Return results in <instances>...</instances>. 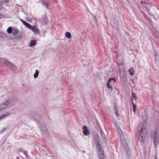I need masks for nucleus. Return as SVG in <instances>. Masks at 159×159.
Wrapping results in <instances>:
<instances>
[{
	"label": "nucleus",
	"instance_id": "1",
	"mask_svg": "<svg viewBox=\"0 0 159 159\" xmlns=\"http://www.w3.org/2000/svg\"><path fill=\"white\" fill-rule=\"evenodd\" d=\"M93 142L96 145L99 157L101 159H103L104 157V152L100 144L99 137L98 135L94 136Z\"/></svg>",
	"mask_w": 159,
	"mask_h": 159
},
{
	"label": "nucleus",
	"instance_id": "2",
	"mask_svg": "<svg viewBox=\"0 0 159 159\" xmlns=\"http://www.w3.org/2000/svg\"><path fill=\"white\" fill-rule=\"evenodd\" d=\"M147 134V130L144 127H142L140 131V133L138 136L139 141L142 143H144L146 141Z\"/></svg>",
	"mask_w": 159,
	"mask_h": 159
},
{
	"label": "nucleus",
	"instance_id": "3",
	"mask_svg": "<svg viewBox=\"0 0 159 159\" xmlns=\"http://www.w3.org/2000/svg\"><path fill=\"white\" fill-rule=\"evenodd\" d=\"M12 102L11 99L2 102L0 105V111L7 107H10L12 106Z\"/></svg>",
	"mask_w": 159,
	"mask_h": 159
},
{
	"label": "nucleus",
	"instance_id": "4",
	"mask_svg": "<svg viewBox=\"0 0 159 159\" xmlns=\"http://www.w3.org/2000/svg\"><path fill=\"white\" fill-rule=\"evenodd\" d=\"M2 61H4V64L9 67L12 70H15L16 69V66L12 63L7 61L5 59H2Z\"/></svg>",
	"mask_w": 159,
	"mask_h": 159
},
{
	"label": "nucleus",
	"instance_id": "5",
	"mask_svg": "<svg viewBox=\"0 0 159 159\" xmlns=\"http://www.w3.org/2000/svg\"><path fill=\"white\" fill-rule=\"evenodd\" d=\"M38 127L40 129L41 131L43 133L46 134L47 133V129L45 124L39 122L37 123Z\"/></svg>",
	"mask_w": 159,
	"mask_h": 159
},
{
	"label": "nucleus",
	"instance_id": "6",
	"mask_svg": "<svg viewBox=\"0 0 159 159\" xmlns=\"http://www.w3.org/2000/svg\"><path fill=\"white\" fill-rule=\"evenodd\" d=\"M112 80H113L114 82H116V78H111L108 80L107 83V87L108 88L111 89V90H113V87L111 85V84H112L111 82Z\"/></svg>",
	"mask_w": 159,
	"mask_h": 159
},
{
	"label": "nucleus",
	"instance_id": "7",
	"mask_svg": "<svg viewBox=\"0 0 159 159\" xmlns=\"http://www.w3.org/2000/svg\"><path fill=\"white\" fill-rule=\"evenodd\" d=\"M155 61L156 65L157 66L159 65V55L158 52L157 51H155L154 53Z\"/></svg>",
	"mask_w": 159,
	"mask_h": 159
},
{
	"label": "nucleus",
	"instance_id": "8",
	"mask_svg": "<svg viewBox=\"0 0 159 159\" xmlns=\"http://www.w3.org/2000/svg\"><path fill=\"white\" fill-rule=\"evenodd\" d=\"M83 129L84 130L83 133L85 135H88L90 134V132L86 126L84 125L83 127Z\"/></svg>",
	"mask_w": 159,
	"mask_h": 159
},
{
	"label": "nucleus",
	"instance_id": "9",
	"mask_svg": "<svg viewBox=\"0 0 159 159\" xmlns=\"http://www.w3.org/2000/svg\"><path fill=\"white\" fill-rule=\"evenodd\" d=\"M151 134L152 139L155 138H158V135L157 132V131H154L153 132H152V133Z\"/></svg>",
	"mask_w": 159,
	"mask_h": 159
},
{
	"label": "nucleus",
	"instance_id": "10",
	"mask_svg": "<svg viewBox=\"0 0 159 159\" xmlns=\"http://www.w3.org/2000/svg\"><path fill=\"white\" fill-rule=\"evenodd\" d=\"M100 132L104 141L105 142V141L106 140V137L105 135L103 133V131L102 129H100Z\"/></svg>",
	"mask_w": 159,
	"mask_h": 159
},
{
	"label": "nucleus",
	"instance_id": "11",
	"mask_svg": "<svg viewBox=\"0 0 159 159\" xmlns=\"http://www.w3.org/2000/svg\"><path fill=\"white\" fill-rule=\"evenodd\" d=\"M152 140H153V143L155 147L157 148V145L158 144L159 140L158 138L152 139Z\"/></svg>",
	"mask_w": 159,
	"mask_h": 159
},
{
	"label": "nucleus",
	"instance_id": "12",
	"mask_svg": "<svg viewBox=\"0 0 159 159\" xmlns=\"http://www.w3.org/2000/svg\"><path fill=\"white\" fill-rule=\"evenodd\" d=\"M131 102L133 107V111L134 112H135L136 111V106L135 103H134L133 100V99H131Z\"/></svg>",
	"mask_w": 159,
	"mask_h": 159
},
{
	"label": "nucleus",
	"instance_id": "13",
	"mask_svg": "<svg viewBox=\"0 0 159 159\" xmlns=\"http://www.w3.org/2000/svg\"><path fill=\"white\" fill-rule=\"evenodd\" d=\"M36 41L35 40H33L31 41L30 46V47H33L35 46L36 43Z\"/></svg>",
	"mask_w": 159,
	"mask_h": 159
},
{
	"label": "nucleus",
	"instance_id": "14",
	"mask_svg": "<svg viewBox=\"0 0 159 159\" xmlns=\"http://www.w3.org/2000/svg\"><path fill=\"white\" fill-rule=\"evenodd\" d=\"M19 33V30L16 28H13L12 34L13 35H16Z\"/></svg>",
	"mask_w": 159,
	"mask_h": 159
},
{
	"label": "nucleus",
	"instance_id": "15",
	"mask_svg": "<svg viewBox=\"0 0 159 159\" xmlns=\"http://www.w3.org/2000/svg\"><path fill=\"white\" fill-rule=\"evenodd\" d=\"M33 31L35 34H39V30L35 26L33 30Z\"/></svg>",
	"mask_w": 159,
	"mask_h": 159
},
{
	"label": "nucleus",
	"instance_id": "16",
	"mask_svg": "<svg viewBox=\"0 0 159 159\" xmlns=\"http://www.w3.org/2000/svg\"><path fill=\"white\" fill-rule=\"evenodd\" d=\"M42 3L44 5V6L47 9L48 8V3L46 2L45 0H41Z\"/></svg>",
	"mask_w": 159,
	"mask_h": 159
},
{
	"label": "nucleus",
	"instance_id": "17",
	"mask_svg": "<svg viewBox=\"0 0 159 159\" xmlns=\"http://www.w3.org/2000/svg\"><path fill=\"white\" fill-rule=\"evenodd\" d=\"M65 36L68 39H70L71 37V34L69 32H66L65 34Z\"/></svg>",
	"mask_w": 159,
	"mask_h": 159
},
{
	"label": "nucleus",
	"instance_id": "18",
	"mask_svg": "<svg viewBox=\"0 0 159 159\" xmlns=\"http://www.w3.org/2000/svg\"><path fill=\"white\" fill-rule=\"evenodd\" d=\"M121 144L124 147H125L127 145V142L125 139L121 140Z\"/></svg>",
	"mask_w": 159,
	"mask_h": 159
},
{
	"label": "nucleus",
	"instance_id": "19",
	"mask_svg": "<svg viewBox=\"0 0 159 159\" xmlns=\"http://www.w3.org/2000/svg\"><path fill=\"white\" fill-rule=\"evenodd\" d=\"M141 12L143 16L146 19H148L149 18V17L145 13L143 10L141 11Z\"/></svg>",
	"mask_w": 159,
	"mask_h": 159
},
{
	"label": "nucleus",
	"instance_id": "20",
	"mask_svg": "<svg viewBox=\"0 0 159 159\" xmlns=\"http://www.w3.org/2000/svg\"><path fill=\"white\" fill-rule=\"evenodd\" d=\"M134 71V70L133 68H131L129 69V75H134V73H133V71Z\"/></svg>",
	"mask_w": 159,
	"mask_h": 159
},
{
	"label": "nucleus",
	"instance_id": "21",
	"mask_svg": "<svg viewBox=\"0 0 159 159\" xmlns=\"http://www.w3.org/2000/svg\"><path fill=\"white\" fill-rule=\"evenodd\" d=\"M39 73V71L38 70H35V73L34 75V78H36L38 77Z\"/></svg>",
	"mask_w": 159,
	"mask_h": 159
},
{
	"label": "nucleus",
	"instance_id": "22",
	"mask_svg": "<svg viewBox=\"0 0 159 159\" xmlns=\"http://www.w3.org/2000/svg\"><path fill=\"white\" fill-rule=\"evenodd\" d=\"M13 30H12V29L11 27H9L7 29V32L9 34H10L12 33V31Z\"/></svg>",
	"mask_w": 159,
	"mask_h": 159
},
{
	"label": "nucleus",
	"instance_id": "23",
	"mask_svg": "<svg viewBox=\"0 0 159 159\" xmlns=\"http://www.w3.org/2000/svg\"><path fill=\"white\" fill-rule=\"evenodd\" d=\"M131 99H134L135 101H136L137 99V97L136 96V94L134 93H133L132 94Z\"/></svg>",
	"mask_w": 159,
	"mask_h": 159
},
{
	"label": "nucleus",
	"instance_id": "24",
	"mask_svg": "<svg viewBox=\"0 0 159 159\" xmlns=\"http://www.w3.org/2000/svg\"><path fill=\"white\" fill-rule=\"evenodd\" d=\"M2 115L5 118L10 115V113L9 112H7L5 114H3Z\"/></svg>",
	"mask_w": 159,
	"mask_h": 159
},
{
	"label": "nucleus",
	"instance_id": "25",
	"mask_svg": "<svg viewBox=\"0 0 159 159\" xmlns=\"http://www.w3.org/2000/svg\"><path fill=\"white\" fill-rule=\"evenodd\" d=\"M120 137L121 140L125 139V137L123 134H120Z\"/></svg>",
	"mask_w": 159,
	"mask_h": 159
},
{
	"label": "nucleus",
	"instance_id": "26",
	"mask_svg": "<svg viewBox=\"0 0 159 159\" xmlns=\"http://www.w3.org/2000/svg\"><path fill=\"white\" fill-rule=\"evenodd\" d=\"M114 109L115 111H118V109L116 105H115L114 106Z\"/></svg>",
	"mask_w": 159,
	"mask_h": 159
},
{
	"label": "nucleus",
	"instance_id": "27",
	"mask_svg": "<svg viewBox=\"0 0 159 159\" xmlns=\"http://www.w3.org/2000/svg\"><path fill=\"white\" fill-rule=\"evenodd\" d=\"M35 27V26H33L30 25V26H29V27H28V28L33 30L34 29Z\"/></svg>",
	"mask_w": 159,
	"mask_h": 159
},
{
	"label": "nucleus",
	"instance_id": "28",
	"mask_svg": "<svg viewBox=\"0 0 159 159\" xmlns=\"http://www.w3.org/2000/svg\"><path fill=\"white\" fill-rule=\"evenodd\" d=\"M23 152L25 155L26 157H27V156H28L26 151L24 150L23 151Z\"/></svg>",
	"mask_w": 159,
	"mask_h": 159
},
{
	"label": "nucleus",
	"instance_id": "29",
	"mask_svg": "<svg viewBox=\"0 0 159 159\" xmlns=\"http://www.w3.org/2000/svg\"><path fill=\"white\" fill-rule=\"evenodd\" d=\"M30 25L29 23L26 22L24 24V25H25L27 27H29V26H30Z\"/></svg>",
	"mask_w": 159,
	"mask_h": 159
},
{
	"label": "nucleus",
	"instance_id": "30",
	"mask_svg": "<svg viewBox=\"0 0 159 159\" xmlns=\"http://www.w3.org/2000/svg\"><path fill=\"white\" fill-rule=\"evenodd\" d=\"M115 113L117 116H119L120 115V114L119 113L118 111H115Z\"/></svg>",
	"mask_w": 159,
	"mask_h": 159
},
{
	"label": "nucleus",
	"instance_id": "31",
	"mask_svg": "<svg viewBox=\"0 0 159 159\" xmlns=\"http://www.w3.org/2000/svg\"><path fill=\"white\" fill-rule=\"evenodd\" d=\"M4 118H5V117H4V116L2 114L1 116H0V120H2Z\"/></svg>",
	"mask_w": 159,
	"mask_h": 159
},
{
	"label": "nucleus",
	"instance_id": "32",
	"mask_svg": "<svg viewBox=\"0 0 159 159\" xmlns=\"http://www.w3.org/2000/svg\"><path fill=\"white\" fill-rule=\"evenodd\" d=\"M4 118H5V117H4V116L2 114L1 116H0V120H2Z\"/></svg>",
	"mask_w": 159,
	"mask_h": 159
},
{
	"label": "nucleus",
	"instance_id": "33",
	"mask_svg": "<svg viewBox=\"0 0 159 159\" xmlns=\"http://www.w3.org/2000/svg\"><path fill=\"white\" fill-rule=\"evenodd\" d=\"M3 2H5V3H8L9 2V0H3Z\"/></svg>",
	"mask_w": 159,
	"mask_h": 159
},
{
	"label": "nucleus",
	"instance_id": "34",
	"mask_svg": "<svg viewBox=\"0 0 159 159\" xmlns=\"http://www.w3.org/2000/svg\"><path fill=\"white\" fill-rule=\"evenodd\" d=\"M43 18H44V21H45L47 20V17L46 16H44V17H43Z\"/></svg>",
	"mask_w": 159,
	"mask_h": 159
},
{
	"label": "nucleus",
	"instance_id": "35",
	"mask_svg": "<svg viewBox=\"0 0 159 159\" xmlns=\"http://www.w3.org/2000/svg\"><path fill=\"white\" fill-rule=\"evenodd\" d=\"M27 20L29 22H31L32 21L31 19H29L28 20Z\"/></svg>",
	"mask_w": 159,
	"mask_h": 159
},
{
	"label": "nucleus",
	"instance_id": "36",
	"mask_svg": "<svg viewBox=\"0 0 159 159\" xmlns=\"http://www.w3.org/2000/svg\"><path fill=\"white\" fill-rule=\"evenodd\" d=\"M141 2L142 4H143V3H144V4H146V3L145 2H143V1H141Z\"/></svg>",
	"mask_w": 159,
	"mask_h": 159
},
{
	"label": "nucleus",
	"instance_id": "37",
	"mask_svg": "<svg viewBox=\"0 0 159 159\" xmlns=\"http://www.w3.org/2000/svg\"><path fill=\"white\" fill-rule=\"evenodd\" d=\"M31 115V116H32V117L33 118H36V117L35 116H34V115H31V114H30Z\"/></svg>",
	"mask_w": 159,
	"mask_h": 159
},
{
	"label": "nucleus",
	"instance_id": "38",
	"mask_svg": "<svg viewBox=\"0 0 159 159\" xmlns=\"http://www.w3.org/2000/svg\"><path fill=\"white\" fill-rule=\"evenodd\" d=\"M2 5V2L1 1V2H0V7H1Z\"/></svg>",
	"mask_w": 159,
	"mask_h": 159
},
{
	"label": "nucleus",
	"instance_id": "39",
	"mask_svg": "<svg viewBox=\"0 0 159 159\" xmlns=\"http://www.w3.org/2000/svg\"><path fill=\"white\" fill-rule=\"evenodd\" d=\"M6 129V128H4L3 129V130H2V132H3Z\"/></svg>",
	"mask_w": 159,
	"mask_h": 159
},
{
	"label": "nucleus",
	"instance_id": "40",
	"mask_svg": "<svg viewBox=\"0 0 159 159\" xmlns=\"http://www.w3.org/2000/svg\"><path fill=\"white\" fill-rule=\"evenodd\" d=\"M94 19H95V20H96V21H97V18H96V16H94Z\"/></svg>",
	"mask_w": 159,
	"mask_h": 159
},
{
	"label": "nucleus",
	"instance_id": "41",
	"mask_svg": "<svg viewBox=\"0 0 159 159\" xmlns=\"http://www.w3.org/2000/svg\"><path fill=\"white\" fill-rule=\"evenodd\" d=\"M25 22H26V21H25L24 20V21H22V22L23 23V24L24 25V24L25 23Z\"/></svg>",
	"mask_w": 159,
	"mask_h": 159
},
{
	"label": "nucleus",
	"instance_id": "42",
	"mask_svg": "<svg viewBox=\"0 0 159 159\" xmlns=\"http://www.w3.org/2000/svg\"><path fill=\"white\" fill-rule=\"evenodd\" d=\"M154 159H157V156H155V158H154Z\"/></svg>",
	"mask_w": 159,
	"mask_h": 159
},
{
	"label": "nucleus",
	"instance_id": "43",
	"mask_svg": "<svg viewBox=\"0 0 159 159\" xmlns=\"http://www.w3.org/2000/svg\"><path fill=\"white\" fill-rule=\"evenodd\" d=\"M20 20L22 22L23 21H24V20H22V19H20Z\"/></svg>",
	"mask_w": 159,
	"mask_h": 159
},
{
	"label": "nucleus",
	"instance_id": "44",
	"mask_svg": "<svg viewBox=\"0 0 159 159\" xmlns=\"http://www.w3.org/2000/svg\"><path fill=\"white\" fill-rule=\"evenodd\" d=\"M53 1H55V0H53Z\"/></svg>",
	"mask_w": 159,
	"mask_h": 159
},
{
	"label": "nucleus",
	"instance_id": "45",
	"mask_svg": "<svg viewBox=\"0 0 159 159\" xmlns=\"http://www.w3.org/2000/svg\"><path fill=\"white\" fill-rule=\"evenodd\" d=\"M0 19H1V17H0Z\"/></svg>",
	"mask_w": 159,
	"mask_h": 159
}]
</instances>
